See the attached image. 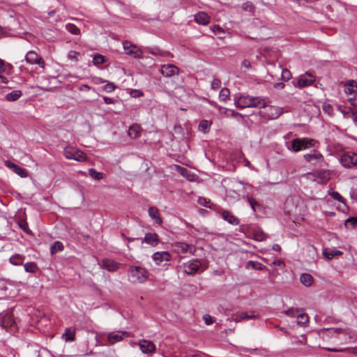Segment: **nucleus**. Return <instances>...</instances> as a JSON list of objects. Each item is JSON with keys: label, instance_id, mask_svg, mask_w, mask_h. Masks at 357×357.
<instances>
[{"label": "nucleus", "instance_id": "49", "mask_svg": "<svg viewBox=\"0 0 357 357\" xmlns=\"http://www.w3.org/2000/svg\"><path fill=\"white\" fill-rule=\"evenodd\" d=\"M105 56H103L100 54H97V55L94 56L93 59V62L94 65H100V64L105 63Z\"/></svg>", "mask_w": 357, "mask_h": 357}, {"label": "nucleus", "instance_id": "64", "mask_svg": "<svg viewBox=\"0 0 357 357\" xmlns=\"http://www.w3.org/2000/svg\"><path fill=\"white\" fill-rule=\"evenodd\" d=\"M90 89H91V87L87 84H82L79 87L80 91H84V90L89 91Z\"/></svg>", "mask_w": 357, "mask_h": 357}, {"label": "nucleus", "instance_id": "10", "mask_svg": "<svg viewBox=\"0 0 357 357\" xmlns=\"http://www.w3.org/2000/svg\"><path fill=\"white\" fill-rule=\"evenodd\" d=\"M123 45L127 54L130 55L136 59H139L142 56V50L135 45L132 44L129 41H125L123 43Z\"/></svg>", "mask_w": 357, "mask_h": 357}, {"label": "nucleus", "instance_id": "15", "mask_svg": "<svg viewBox=\"0 0 357 357\" xmlns=\"http://www.w3.org/2000/svg\"><path fill=\"white\" fill-rule=\"evenodd\" d=\"M123 336L129 337V333L127 331H116L109 333L107 336V341L109 344H114L123 339Z\"/></svg>", "mask_w": 357, "mask_h": 357}, {"label": "nucleus", "instance_id": "55", "mask_svg": "<svg viewBox=\"0 0 357 357\" xmlns=\"http://www.w3.org/2000/svg\"><path fill=\"white\" fill-rule=\"evenodd\" d=\"M322 109L324 112L327 113L329 115H331L333 114V107L330 104L324 103L323 105Z\"/></svg>", "mask_w": 357, "mask_h": 357}, {"label": "nucleus", "instance_id": "36", "mask_svg": "<svg viewBox=\"0 0 357 357\" xmlns=\"http://www.w3.org/2000/svg\"><path fill=\"white\" fill-rule=\"evenodd\" d=\"M251 266L252 268L259 271L266 269V266L258 261H248L246 264V268Z\"/></svg>", "mask_w": 357, "mask_h": 357}, {"label": "nucleus", "instance_id": "20", "mask_svg": "<svg viewBox=\"0 0 357 357\" xmlns=\"http://www.w3.org/2000/svg\"><path fill=\"white\" fill-rule=\"evenodd\" d=\"M284 211L289 215H299L300 212L298 211L297 205L294 206V200L291 198H289L284 203Z\"/></svg>", "mask_w": 357, "mask_h": 357}, {"label": "nucleus", "instance_id": "19", "mask_svg": "<svg viewBox=\"0 0 357 357\" xmlns=\"http://www.w3.org/2000/svg\"><path fill=\"white\" fill-rule=\"evenodd\" d=\"M321 333L330 337H337L340 334H348V330L341 328H328L321 329Z\"/></svg>", "mask_w": 357, "mask_h": 357}, {"label": "nucleus", "instance_id": "31", "mask_svg": "<svg viewBox=\"0 0 357 357\" xmlns=\"http://www.w3.org/2000/svg\"><path fill=\"white\" fill-rule=\"evenodd\" d=\"M14 322L15 321L12 317V315L8 313L3 316L1 320V323L3 327L4 328L11 327L13 325Z\"/></svg>", "mask_w": 357, "mask_h": 357}, {"label": "nucleus", "instance_id": "3", "mask_svg": "<svg viewBox=\"0 0 357 357\" xmlns=\"http://www.w3.org/2000/svg\"><path fill=\"white\" fill-rule=\"evenodd\" d=\"M130 276L133 279V282L143 283L146 282L149 278L148 271L140 266H132L129 268Z\"/></svg>", "mask_w": 357, "mask_h": 357}, {"label": "nucleus", "instance_id": "23", "mask_svg": "<svg viewBox=\"0 0 357 357\" xmlns=\"http://www.w3.org/2000/svg\"><path fill=\"white\" fill-rule=\"evenodd\" d=\"M210 20V16L205 12H199L195 15V21L202 25H207Z\"/></svg>", "mask_w": 357, "mask_h": 357}, {"label": "nucleus", "instance_id": "59", "mask_svg": "<svg viewBox=\"0 0 357 357\" xmlns=\"http://www.w3.org/2000/svg\"><path fill=\"white\" fill-rule=\"evenodd\" d=\"M130 95H131L132 97L137 98V97L142 96L143 95V93L139 90H132L130 92Z\"/></svg>", "mask_w": 357, "mask_h": 357}, {"label": "nucleus", "instance_id": "21", "mask_svg": "<svg viewBox=\"0 0 357 357\" xmlns=\"http://www.w3.org/2000/svg\"><path fill=\"white\" fill-rule=\"evenodd\" d=\"M159 242V236L156 233H146L142 243H146L151 246H156Z\"/></svg>", "mask_w": 357, "mask_h": 357}, {"label": "nucleus", "instance_id": "28", "mask_svg": "<svg viewBox=\"0 0 357 357\" xmlns=\"http://www.w3.org/2000/svg\"><path fill=\"white\" fill-rule=\"evenodd\" d=\"M345 93L349 95H355L357 93V82L354 80H349L346 84Z\"/></svg>", "mask_w": 357, "mask_h": 357}, {"label": "nucleus", "instance_id": "58", "mask_svg": "<svg viewBox=\"0 0 357 357\" xmlns=\"http://www.w3.org/2000/svg\"><path fill=\"white\" fill-rule=\"evenodd\" d=\"M203 319L206 325H211L215 322V319L211 315L206 314L203 316Z\"/></svg>", "mask_w": 357, "mask_h": 357}, {"label": "nucleus", "instance_id": "25", "mask_svg": "<svg viewBox=\"0 0 357 357\" xmlns=\"http://www.w3.org/2000/svg\"><path fill=\"white\" fill-rule=\"evenodd\" d=\"M149 215L151 218V219L154 220L155 223L158 225H161L162 220L160 217L158 209L155 206H151L148 210Z\"/></svg>", "mask_w": 357, "mask_h": 357}, {"label": "nucleus", "instance_id": "18", "mask_svg": "<svg viewBox=\"0 0 357 357\" xmlns=\"http://www.w3.org/2000/svg\"><path fill=\"white\" fill-rule=\"evenodd\" d=\"M103 268L109 272H114L119 268L120 264L110 259H103L101 262Z\"/></svg>", "mask_w": 357, "mask_h": 357}, {"label": "nucleus", "instance_id": "38", "mask_svg": "<svg viewBox=\"0 0 357 357\" xmlns=\"http://www.w3.org/2000/svg\"><path fill=\"white\" fill-rule=\"evenodd\" d=\"M297 323L298 325L303 326L308 322L309 317L307 314L299 312L297 316Z\"/></svg>", "mask_w": 357, "mask_h": 357}, {"label": "nucleus", "instance_id": "26", "mask_svg": "<svg viewBox=\"0 0 357 357\" xmlns=\"http://www.w3.org/2000/svg\"><path fill=\"white\" fill-rule=\"evenodd\" d=\"M342 255V252L335 248H325L323 250V255L327 259H331L333 257Z\"/></svg>", "mask_w": 357, "mask_h": 357}, {"label": "nucleus", "instance_id": "39", "mask_svg": "<svg viewBox=\"0 0 357 357\" xmlns=\"http://www.w3.org/2000/svg\"><path fill=\"white\" fill-rule=\"evenodd\" d=\"M75 331L70 328H66L63 337L66 342L73 341L75 340Z\"/></svg>", "mask_w": 357, "mask_h": 357}, {"label": "nucleus", "instance_id": "46", "mask_svg": "<svg viewBox=\"0 0 357 357\" xmlns=\"http://www.w3.org/2000/svg\"><path fill=\"white\" fill-rule=\"evenodd\" d=\"M229 90L227 88H223L220 90L219 98L221 100L225 101L229 96Z\"/></svg>", "mask_w": 357, "mask_h": 357}, {"label": "nucleus", "instance_id": "53", "mask_svg": "<svg viewBox=\"0 0 357 357\" xmlns=\"http://www.w3.org/2000/svg\"><path fill=\"white\" fill-rule=\"evenodd\" d=\"M116 88V86L112 82L107 83L103 87L104 90L107 93L112 92L113 91L115 90Z\"/></svg>", "mask_w": 357, "mask_h": 357}, {"label": "nucleus", "instance_id": "56", "mask_svg": "<svg viewBox=\"0 0 357 357\" xmlns=\"http://www.w3.org/2000/svg\"><path fill=\"white\" fill-rule=\"evenodd\" d=\"M248 202H249L252 209L255 211H256V206H259V203L253 198L250 197H247Z\"/></svg>", "mask_w": 357, "mask_h": 357}, {"label": "nucleus", "instance_id": "14", "mask_svg": "<svg viewBox=\"0 0 357 357\" xmlns=\"http://www.w3.org/2000/svg\"><path fill=\"white\" fill-rule=\"evenodd\" d=\"M161 74L166 77H170L178 75L179 69L174 64H165L161 66Z\"/></svg>", "mask_w": 357, "mask_h": 357}, {"label": "nucleus", "instance_id": "43", "mask_svg": "<svg viewBox=\"0 0 357 357\" xmlns=\"http://www.w3.org/2000/svg\"><path fill=\"white\" fill-rule=\"evenodd\" d=\"M212 124L211 121L207 120H202L199 124V130L202 132H205L208 128L211 127Z\"/></svg>", "mask_w": 357, "mask_h": 357}, {"label": "nucleus", "instance_id": "11", "mask_svg": "<svg viewBox=\"0 0 357 357\" xmlns=\"http://www.w3.org/2000/svg\"><path fill=\"white\" fill-rule=\"evenodd\" d=\"M201 266V262L198 259L190 260L183 265V271L188 275H193L197 272Z\"/></svg>", "mask_w": 357, "mask_h": 357}, {"label": "nucleus", "instance_id": "54", "mask_svg": "<svg viewBox=\"0 0 357 357\" xmlns=\"http://www.w3.org/2000/svg\"><path fill=\"white\" fill-rule=\"evenodd\" d=\"M306 250L309 252V254L311 256L312 259H314V256L317 255V249H316V248L314 245H309L307 246Z\"/></svg>", "mask_w": 357, "mask_h": 357}, {"label": "nucleus", "instance_id": "7", "mask_svg": "<svg viewBox=\"0 0 357 357\" xmlns=\"http://www.w3.org/2000/svg\"><path fill=\"white\" fill-rule=\"evenodd\" d=\"M174 249L177 253L186 254L190 253L195 255L197 248L193 244H188L185 242H176L174 245Z\"/></svg>", "mask_w": 357, "mask_h": 357}, {"label": "nucleus", "instance_id": "2", "mask_svg": "<svg viewBox=\"0 0 357 357\" xmlns=\"http://www.w3.org/2000/svg\"><path fill=\"white\" fill-rule=\"evenodd\" d=\"M314 140L310 138H296L291 142V147L289 149L298 152L314 146Z\"/></svg>", "mask_w": 357, "mask_h": 357}, {"label": "nucleus", "instance_id": "63", "mask_svg": "<svg viewBox=\"0 0 357 357\" xmlns=\"http://www.w3.org/2000/svg\"><path fill=\"white\" fill-rule=\"evenodd\" d=\"M273 86L275 89H283L284 87V84L282 82H278V83H275L273 85Z\"/></svg>", "mask_w": 357, "mask_h": 357}, {"label": "nucleus", "instance_id": "60", "mask_svg": "<svg viewBox=\"0 0 357 357\" xmlns=\"http://www.w3.org/2000/svg\"><path fill=\"white\" fill-rule=\"evenodd\" d=\"M6 166L8 167V168H10V169H12L13 171H14L17 165H15V163L10 162V161L7 160V161H6Z\"/></svg>", "mask_w": 357, "mask_h": 357}, {"label": "nucleus", "instance_id": "35", "mask_svg": "<svg viewBox=\"0 0 357 357\" xmlns=\"http://www.w3.org/2000/svg\"><path fill=\"white\" fill-rule=\"evenodd\" d=\"M24 268L26 272L30 273H34L38 269L36 263L33 261L26 262V264H24Z\"/></svg>", "mask_w": 357, "mask_h": 357}, {"label": "nucleus", "instance_id": "1", "mask_svg": "<svg viewBox=\"0 0 357 357\" xmlns=\"http://www.w3.org/2000/svg\"><path fill=\"white\" fill-rule=\"evenodd\" d=\"M284 109L283 107L269 105V102L263 107L259 112V115L261 120L267 121L269 120H275L279 118L283 113Z\"/></svg>", "mask_w": 357, "mask_h": 357}, {"label": "nucleus", "instance_id": "47", "mask_svg": "<svg viewBox=\"0 0 357 357\" xmlns=\"http://www.w3.org/2000/svg\"><path fill=\"white\" fill-rule=\"evenodd\" d=\"M329 195L335 199L345 204L346 199L337 192L333 191L332 192H329Z\"/></svg>", "mask_w": 357, "mask_h": 357}, {"label": "nucleus", "instance_id": "27", "mask_svg": "<svg viewBox=\"0 0 357 357\" xmlns=\"http://www.w3.org/2000/svg\"><path fill=\"white\" fill-rule=\"evenodd\" d=\"M142 131L141 127L137 124H133L130 126L128 134L132 139H137L139 137Z\"/></svg>", "mask_w": 357, "mask_h": 357}, {"label": "nucleus", "instance_id": "22", "mask_svg": "<svg viewBox=\"0 0 357 357\" xmlns=\"http://www.w3.org/2000/svg\"><path fill=\"white\" fill-rule=\"evenodd\" d=\"M315 181L319 183H325L330 179V172L326 170H321L314 172Z\"/></svg>", "mask_w": 357, "mask_h": 357}, {"label": "nucleus", "instance_id": "32", "mask_svg": "<svg viewBox=\"0 0 357 357\" xmlns=\"http://www.w3.org/2000/svg\"><path fill=\"white\" fill-rule=\"evenodd\" d=\"M22 96V92L20 90H14L6 95V99L13 102L18 100Z\"/></svg>", "mask_w": 357, "mask_h": 357}, {"label": "nucleus", "instance_id": "4", "mask_svg": "<svg viewBox=\"0 0 357 357\" xmlns=\"http://www.w3.org/2000/svg\"><path fill=\"white\" fill-rule=\"evenodd\" d=\"M63 155L67 159L84 162L87 160L86 155L82 151L73 146H67L63 150Z\"/></svg>", "mask_w": 357, "mask_h": 357}, {"label": "nucleus", "instance_id": "16", "mask_svg": "<svg viewBox=\"0 0 357 357\" xmlns=\"http://www.w3.org/2000/svg\"><path fill=\"white\" fill-rule=\"evenodd\" d=\"M314 77L310 73H305V75H301L298 79L297 85L300 88L306 87L312 85L314 82Z\"/></svg>", "mask_w": 357, "mask_h": 357}, {"label": "nucleus", "instance_id": "41", "mask_svg": "<svg viewBox=\"0 0 357 357\" xmlns=\"http://www.w3.org/2000/svg\"><path fill=\"white\" fill-rule=\"evenodd\" d=\"M89 174L91 178L97 181H99L103 178V174L102 172H97L93 168L89 169Z\"/></svg>", "mask_w": 357, "mask_h": 357}, {"label": "nucleus", "instance_id": "12", "mask_svg": "<svg viewBox=\"0 0 357 357\" xmlns=\"http://www.w3.org/2000/svg\"><path fill=\"white\" fill-rule=\"evenodd\" d=\"M250 99L251 96L248 95H240L238 96H236L234 98V104L236 107L241 109L250 107Z\"/></svg>", "mask_w": 357, "mask_h": 357}, {"label": "nucleus", "instance_id": "30", "mask_svg": "<svg viewBox=\"0 0 357 357\" xmlns=\"http://www.w3.org/2000/svg\"><path fill=\"white\" fill-rule=\"evenodd\" d=\"M338 109L348 118H352L355 125L357 126V112H354L351 108L348 109L347 111L342 109L341 107H338Z\"/></svg>", "mask_w": 357, "mask_h": 357}, {"label": "nucleus", "instance_id": "40", "mask_svg": "<svg viewBox=\"0 0 357 357\" xmlns=\"http://www.w3.org/2000/svg\"><path fill=\"white\" fill-rule=\"evenodd\" d=\"M19 227L27 234H31V231L29 229L28 223L25 219H21L17 222Z\"/></svg>", "mask_w": 357, "mask_h": 357}, {"label": "nucleus", "instance_id": "33", "mask_svg": "<svg viewBox=\"0 0 357 357\" xmlns=\"http://www.w3.org/2000/svg\"><path fill=\"white\" fill-rule=\"evenodd\" d=\"M300 281L305 287H310L313 282V278L309 273H303L300 277Z\"/></svg>", "mask_w": 357, "mask_h": 357}, {"label": "nucleus", "instance_id": "51", "mask_svg": "<svg viewBox=\"0 0 357 357\" xmlns=\"http://www.w3.org/2000/svg\"><path fill=\"white\" fill-rule=\"evenodd\" d=\"M79 55L80 54L79 52L74 50H71L68 54V58L70 60H75L77 61L79 60Z\"/></svg>", "mask_w": 357, "mask_h": 357}, {"label": "nucleus", "instance_id": "6", "mask_svg": "<svg viewBox=\"0 0 357 357\" xmlns=\"http://www.w3.org/2000/svg\"><path fill=\"white\" fill-rule=\"evenodd\" d=\"M341 164L347 168L357 166V153L354 152H347L341 155Z\"/></svg>", "mask_w": 357, "mask_h": 357}, {"label": "nucleus", "instance_id": "37", "mask_svg": "<svg viewBox=\"0 0 357 357\" xmlns=\"http://www.w3.org/2000/svg\"><path fill=\"white\" fill-rule=\"evenodd\" d=\"M255 317H256V315L254 314L253 312L252 314H249L247 312H241V314L236 315L234 319L236 322H239L243 319H252Z\"/></svg>", "mask_w": 357, "mask_h": 357}, {"label": "nucleus", "instance_id": "8", "mask_svg": "<svg viewBox=\"0 0 357 357\" xmlns=\"http://www.w3.org/2000/svg\"><path fill=\"white\" fill-rule=\"evenodd\" d=\"M152 259L158 266H165L171 260V255L166 251L156 252L152 255Z\"/></svg>", "mask_w": 357, "mask_h": 357}, {"label": "nucleus", "instance_id": "45", "mask_svg": "<svg viewBox=\"0 0 357 357\" xmlns=\"http://www.w3.org/2000/svg\"><path fill=\"white\" fill-rule=\"evenodd\" d=\"M63 249V245L60 241H56L51 247V252L53 254L57 251H61Z\"/></svg>", "mask_w": 357, "mask_h": 357}, {"label": "nucleus", "instance_id": "17", "mask_svg": "<svg viewBox=\"0 0 357 357\" xmlns=\"http://www.w3.org/2000/svg\"><path fill=\"white\" fill-rule=\"evenodd\" d=\"M250 100V107H258L261 109H263V107L270 102L268 98L263 96H251Z\"/></svg>", "mask_w": 357, "mask_h": 357}, {"label": "nucleus", "instance_id": "57", "mask_svg": "<svg viewBox=\"0 0 357 357\" xmlns=\"http://www.w3.org/2000/svg\"><path fill=\"white\" fill-rule=\"evenodd\" d=\"M221 86V82L218 78H214L211 82V89L213 90H216L219 89Z\"/></svg>", "mask_w": 357, "mask_h": 357}, {"label": "nucleus", "instance_id": "61", "mask_svg": "<svg viewBox=\"0 0 357 357\" xmlns=\"http://www.w3.org/2000/svg\"><path fill=\"white\" fill-rule=\"evenodd\" d=\"M103 100H104V102L106 104H114L116 102V100L112 99V98H109V97H104Z\"/></svg>", "mask_w": 357, "mask_h": 357}, {"label": "nucleus", "instance_id": "52", "mask_svg": "<svg viewBox=\"0 0 357 357\" xmlns=\"http://www.w3.org/2000/svg\"><path fill=\"white\" fill-rule=\"evenodd\" d=\"M300 311L301 310L298 309L291 308V309H289V310H286L285 314L289 317H297Z\"/></svg>", "mask_w": 357, "mask_h": 357}, {"label": "nucleus", "instance_id": "5", "mask_svg": "<svg viewBox=\"0 0 357 357\" xmlns=\"http://www.w3.org/2000/svg\"><path fill=\"white\" fill-rule=\"evenodd\" d=\"M305 160L314 166L321 165L324 162L323 155L317 150L312 149L310 153L303 155Z\"/></svg>", "mask_w": 357, "mask_h": 357}, {"label": "nucleus", "instance_id": "34", "mask_svg": "<svg viewBox=\"0 0 357 357\" xmlns=\"http://www.w3.org/2000/svg\"><path fill=\"white\" fill-rule=\"evenodd\" d=\"M253 236L254 239L258 241H262L267 237V235L260 228L255 229L253 230Z\"/></svg>", "mask_w": 357, "mask_h": 357}, {"label": "nucleus", "instance_id": "13", "mask_svg": "<svg viewBox=\"0 0 357 357\" xmlns=\"http://www.w3.org/2000/svg\"><path fill=\"white\" fill-rule=\"evenodd\" d=\"M139 347L142 352L145 354H152L155 351V346L151 340H139Z\"/></svg>", "mask_w": 357, "mask_h": 357}, {"label": "nucleus", "instance_id": "48", "mask_svg": "<svg viewBox=\"0 0 357 357\" xmlns=\"http://www.w3.org/2000/svg\"><path fill=\"white\" fill-rule=\"evenodd\" d=\"M346 227H349L351 226L352 227H355L357 225V218L350 217L344 223Z\"/></svg>", "mask_w": 357, "mask_h": 357}, {"label": "nucleus", "instance_id": "42", "mask_svg": "<svg viewBox=\"0 0 357 357\" xmlns=\"http://www.w3.org/2000/svg\"><path fill=\"white\" fill-rule=\"evenodd\" d=\"M66 30L74 35H79L80 30L75 24L68 23L66 25Z\"/></svg>", "mask_w": 357, "mask_h": 357}, {"label": "nucleus", "instance_id": "29", "mask_svg": "<svg viewBox=\"0 0 357 357\" xmlns=\"http://www.w3.org/2000/svg\"><path fill=\"white\" fill-rule=\"evenodd\" d=\"M25 258L24 255L15 254L10 257L9 262L14 266H20L23 264Z\"/></svg>", "mask_w": 357, "mask_h": 357}, {"label": "nucleus", "instance_id": "62", "mask_svg": "<svg viewBox=\"0 0 357 357\" xmlns=\"http://www.w3.org/2000/svg\"><path fill=\"white\" fill-rule=\"evenodd\" d=\"M241 65L243 67L248 69L251 67V64H250V62L248 60V59H244L242 63H241Z\"/></svg>", "mask_w": 357, "mask_h": 357}, {"label": "nucleus", "instance_id": "9", "mask_svg": "<svg viewBox=\"0 0 357 357\" xmlns=\"http://www.w3.org/2000/svg\"><path fill=\"white\" fill-rule=\"evenodd\" d=\"M26 63L29 64H38L40 67L44 68L45 63L44 59L39 56L35 51H29L25 56Z\"/></svg>", "mask_w": 357, "mask_h": 357}, {"label": "nucleus", "instance_id": "44", "mask_svg": "<svg viewBox=\"0 0 357 357\" xmlns=\"http://www.w3.org/2000/svg\"><path fill=\"white\" fill-rule=\"evenodd\" d=\"M13 172L22 178H25L28 176L27 171L18 165L16 166Z\"/></svg>", "mask_w": 357, "mask_h": 357}, {"label": "nucleus", "instance_id": "50", "mask_svg": "<svg viewBox=\"0 0 357 357\" xmlns=\"http://www.w3.org/2000/svg\"><path fill=\"white\" fill-rule=\"evenodd\" d=\"M281 77L284 81H288L291 77V73L288 69L284 68L282 70Z\"/></svg>", "mask_w": 357, "mask_h": 357}, {"label": "nucleus", "instance_id": "24", "mask_svg": "<svg viewBox=\"0 0 357 357\" xmlns=\"http://www.w3.org/2000/svg\"><path fill=\"white\" fill-rule=\"evenodd\" d=\"M222 218L228 222L229 224L233 225H238L239 224V220L236 216H234L230 211H223L222 212Z\"/></svg>", "mask_w": 357, "mask_h": 357}]
</instances>
